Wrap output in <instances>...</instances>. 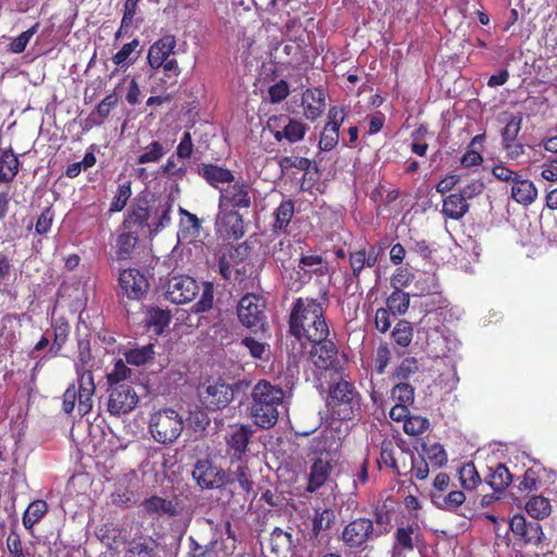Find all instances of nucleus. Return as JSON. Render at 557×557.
Returning a JSON list of instances; mask_svg holds the SVG:
<instances>
[{
	"label": "nucleus",
	"instance_id": "nucleus-7",
	"mask_svg": "<svg viewBox=\"0 0 557 557\" xmlns=\"http://www.w3.org/2000/svg\"><path fill=\"white\" fill-rule=\"evenodd\" d=\"M267 301L257 294L244 295L237 305V317L240 323L253 332L264 331L267 325Z\"/></svg>",
	"mask_w": 557,
	"mask_h": 557
},
{
	"label": "nucleus",
	"instance_id": "nucleus-9",
	"mask_svg": "<svg viewBox=\"0 0 557 557\" xmlns=\"http://www.w3.org/2000/svg\"><path fill=\"white\" fill-rule=\"evenodd\" d=\"M151 206L146 196L136 197L121 224V230H132L143 236H152Z\"/></svg>",
	"mask_w": 557,
	"mask_h": 557
},
{
	"label": "nucleus",
	"instance_id": "nucleus-50",
	"mask_svg": "<svg viewBox=\"0 0 557 557\" xmlns=\"http://www.w3.org/2000/svg\"><path fill=\"white\" fill-rule=\"evenodd\" d=\"M173 203L170 200L160 201L158 208L156 209L157 219H152V231L153 235L159 232L160 228L166 226L171 221V211Z\"/></svg>",
	"mask_w": 557,
	"mask_h": 557
},
{
	"label": "nucleus",
	"instance_id": "nucleus-19",
	"mask_svg": "<svg viewBox=\"0 0 557 557\" xmlns=\"http://www.w3.org/2000/svg\"><path fill=\"white\" fill-rule=\"evenodd\" d=\"M77 398H78V414L84 417L88 414L94 407V395L96 392V384L94 374L90 370L77 369Z\"/></svg>",
	"mask_w": 557,
	"mask_h": 557
},
{
	"label": "nucleus",
	"instance_id": "nucleus-30",
	"mask_svg": "<svg viewBox=\"0 0 557 557\" xmlns=\"http://www.w3.org/2000/svg\"><path fill=\"white\" fill-rule=\"evenodd\" d=\"M143 235L132 230H121L116 238V256L120 260L131 258Z\"/></svg>",
	"mask_w": 557,
	"mask_h": 557
},
{
	"label": "nucleus",
	"instance_id": "nucleus-33",
	"mask_svg": "<svg viewBox=\"0 0 557 557\" xmlns=\"http://www.w3.org/2000/svg\"><path fill=\"white\" fill-rule=\"evenodd\" d=\"M293 535L289 531L278 527L274 528L270 534V548L276 556L285 555L292 549Z\"/></svg>",
	"mask_w": 557,
	"mask_h": 557
},
{
	"label": "nucleus",
	"instance_id": "nucleus-36",
	"mask_svg": "<svg viewBox=\"0 0 557 557\" xmlns=\"http://www.w3.org/2000/svg\"><path fill=\"white\" fill-rule=\"evenodd\" d=\"M48 511V504L42 499H36L32 502L26 508L23 515V525L27 530H32L33 527L38 523Z\"/></svg>",
	"mask_w": 557,
	"mask_h": 557
},
{
	"label": "nucleus",
	"instance_id": "nucleus-37",
	"mask_svg": "<svg viewBox=\"0 0 557 557\" xmlns=\"http://www.w3.org/2000/svg\"><path fill=\"white\" fill-rule=\"evenodd\" d=\"M335 512L330 508L315 510L312 519L311 537L318 539L322 531H327L335 523Z\"/></svg>",
	"mask_w": 557,
	"mask_h": 557
},
{
	"label": "nucleus",
	"instance_id": "nucleus-11",
	"mask_svg": "<svg viewBox=\"0 0 557 557\" xmlns=\"http://www.w3.org/2000/svg\"><path fill=\"white\" fill-rule=\"evenodd\" d=\"M267 124L269 131L278 143L283 140L289 144L298 143L304 139L309 129L305 123L285 114L271 116Z\"/></svg>",
	"mask_w": 557,
	"mask_h": 557
},
{
	"label": "nucleus",
	"instance_id": "nucleus-42",
	"mask_svg": "<svg viewBox=\"0 0 557 557\" xmlns=\"http://www.w3.org/2000/svg\"><path fill=\"white\" fill-rule=\"evenodd\" d=\"M421 451V455L426 458L435 468H442L447 462V454L444 447L438 443L431 445L422 443Z\"/></svg>",
	"mask_w": 557,
	"mask_h": 557
},
{
	"label": "nucleus",
	"instance_id": "nucleus-58",
	"mask_svg": "<svg viewBox=\"0 0 557 557\" xmlns=\"http://www.w3.org/2000/svg\"><path fill=\"white\" fill-rule=\"evenodd\" d=\"M131 196H132L131 183L125 182L123 184H120L117 187L116 194L114 195V197L111 201L110 211L111 212L122 211L126 207V203H127L128 199L131 198Z\"/></svg>",
	"mask_w": 557,
	"mask_h": 557
},
{
	"label": "nucleus",
	"instance_id": "nucleus-43",
	"mask_svg": "<svg viewBox=\"0 0 557 557\" xmlns=\"http://www.w3.org/2000/svg\"><path fill=\"white\" fill-rule=\"evenodd\" d=\"M231 474L232 479L226 480V483L237 482L245 494L253 492V481L247 463H239Z\"/></svg>",
	"mask_w": 557,
	"mask_h": 557
},
{
	"label": "nucleus",
	"instance_id": "nucleus-16",
	"mask_svg": "<svg viewBox=\"0 0 557 557\" xmlns=\"http://www.w3.org/2000/svg\"><path fill=\"white\" fill-rule=\"evenodd\" d=\"M308 343L312 345L309 352L310 359L318 369L329 370L336 364L338 349L329 336L322 335V338Z\"/></svg>",
	"mask_w": 557,
	"mask_h": 557
},
{
	"label": "nucleus",
	"instance_id": "nucleus-21",
	"mask_svg": "<svg viewBox=\"0 0 557 557\" xmlns=\"http://www.w3.org/2000/svg\"><path fill=\"white\" fill-rule=\"evenodd\" d=\"M510 530L525 544L539 545L544 536L540 522L537 520L527 521L522 515H515L511 518Z\"/></svg>",
	"mask_w": 557,
	"mask_h": 557
},
{
	"label": "nucleus",
	"instance_id": "nucleus-27",
	"mask_svg": "<svg viewBox=\"0 0 557 557\" xmlns=\"http://www.w3.org/2000/svg\"><path fill=\"white\" fill-rule=\"evenodd\" d=\"M218 223L224 228L228 237L239 239L244 236V219L240 211L221 210Z\"/></svg>",
	"mask_w": 557,
	"mask_h": 557
},
{
	"label": "nucleus",
	"instance_id": "nucleus-1",
	"mask_svg": "<svg viewBox=\"0 0 557 557\" xmlns=\"http://www.w3.org/2000/svg\"><path fill=\"white\" fill-rule=\"evenodd\" d=\"M324 304L310 297H298L292 305L288 318L289 333L304 345L330 335Z\"/></svg>",
	"mask_w": 557,
	"mask_h": 557
},
{
	"label": "nucleus",
	"instance_id": "nucleus-55",
	"mask_svg": "<svg viewBox=\"0 0 557 557\" xmlns=\"http://www.w3.org/2000/svg\"><path fill=\"white\" fill-rule=\"evenodd\" d=\"M171 322V314L166 310L160 308H152L149 310L147 324L153 326L158 334L162 333L163 329Z\"/></svg>",
	"mask_w": 557,
	"mask_h": 557
},
{
	"label": "nucleus",
	"instance_id": "nucleus-41",
	"mask_svg": "<svg viewBox=\"0 0 557 557\" xmlns=\"http://www.w3.org/2000/svg\"><path fill=\"white\" fill-rule=\"evenodd\" d=\"M165 154L163 145L158 140H152L144 147L136 158L137 164L157 163Z\"/></svg>",
	"mask_w": 557,
	"mask_h": 557
},
{
	"label": "nucleus",
	"instance_id": "nucleus-64",
	"mask_svg": "<svg viewBox=\"0 0 557 557\" xmlns=\"http://www.w3.org/2000/svg\"><path fill=\"white\" fill-rule=\"evenodd\" d=\"M7 552L9 557H27L23 542L17 532L11 531L7 537Z\"/></svg>",
	"mask_w": 557,
	"mask_h": 557
},
{
	"label": "nucleus",
	"instance_id": "nucleus-60",
	"mask_svg": "<svg viewBox=\"0 0 557 557\" xmlns=\"http://www.w3.org/2000/svg\"><path fill=\"white\" fill-rule=\"evenodd\" d=\"M110 498L113 505L122 508H129L136 503V495L128 487H117Z\"/></svg>",
	"mask_w": 557,
	"mask_h": 557
},
{
	"label": "nucleus",
	"instance_id": "nucleus-59",
	"mask_svg": "<svg viewBox=\"0 0 557 557\" xmlns=\"http://www.w3.org/2000/svg\"><path fill=\"white\" fill-rule=\"evenodd\" d=\"M131 375V370L122 359L116 360L113 370L107 374L109 388L125 383L124 381Z\"/></svg>",
	"mask_w": 557,
	"mask_h": 557
},
{
	"label": "nucleus",
	"instance_id": "nucleus-29",
	"mask_svg": "<svg viewBox=\"0 0 557 557\" xmlns=\"http://www.w3.org/2000/svg\"><path fill=\"white\" fill-rule=\"evenodd\" d=\"M331 471L332 466L329 460L315 458L310 468L307 491L312 493L322 487L330 478Z\"/></svg>",
	"mask_w": 557,
	"mask_h": 557
},
{
	"label": "nucleus",
	"instance_id": "nucleus-24",
	"mask_svg": "<svg viewBox=\"0 0 557 557\" xmlns=\"http://www.w3.org/2000/svg\"><path fill=\"white\" fill-rule=\"evenodd\" d=\"M510 196L517 203L528 207L536 200L537 188L531 180L519 175L511 184Z\"/></svg>",
	"mask_w": 557,
	"mask_h": 557
},
{
	"label": "nucleus",
	"instance_id": "nucleus-31",
	"mask_svg": "<svg viewBox=\"0 0 557 557\" xmlns=\"http://www.w3.org/2000/svg\"><path fill=\"white\" fill-rule=\"evenodd\" d=\"M20 161L12 148L0 152V182L11 183L18 172Z\"/></svg>",
	"mask_w": 557,
	"mask_h": 557
},
{
	"label": "nucleus",
	"instance_id": "nucleus-34",
	"mask_svg": "<svg viewBox=\"0 0 557 557\" xmlns=\"http://www.w3.org/2000/svg\"><path fill=\"white\" fill-rule=\"evenodd\" d=\"M545 468H529L523 473L518 484V490L524 493L539 491L542 478L546 474Z\"/></svg>",
	"mask_w": 557,
	"mask_h": 557
},
{
	"label": "nucleus",
	"instance_id": "nucleus-4",
	"mask_svg": "<svg viewBox=\"0 0 557 557\" xmlns=\"http://www.w3.org/2000/svg\"><path fill=\"white\" fill-rule=\"evenodd\" d=\"M375 537L373 521L369 518L359 517L349 521L339 535L344 552L349 554L371 552L369 542Z\"/></svg>",
	"mask_w": 557,
	"mask_h": 557
},
{
	"label": "nucleus",
	"instance_id": "nucleus-6",
	"mask_svg": "<svg viewBox=\"0 0 557 557\" xmlns=\"http://www.w3.org/2000/svg\"><path fill=\"white\" fill-rule=\"evenodd\" d=\"M429 496L436 508L449 512H456L466 500L463 491L451 488L450 478L445 472L434 478Z\"/></svg>",
	"mask_w": 557,
	"mask_h": 557
},
{
	"label": "nucleus",
	"instance_id": "nucleus-25",
	"mask_svg": "<svg viewBox=\"0 0 557 557\" xmlns=\"http://www.w3.org/2000/svg\"><path fill=\"white\" fill-rule=\"evenodd\" d=\"M322 264L323 258L320 255L302 256L299 259V270L294 271V273L290 274V278H294V275L296 278L294 282L288 283L289 289L299 290L302 287L304 281L301 278L300 271H305V273L313 272L320 275L323 274L324 271L322 269Z\"/></svg>",
	"mask_w": 557,
	"mask_h": 557
},
{
	"label": "nucleus",
	"instance_id": "nucleus-5",
	"mask_svg": "<svg viewBox=\"0 0 557 557\" xmlns=\"http://www.w3.org/2000/svg\"><path fill=\"white\" fill-rule=\"evenodd\" d=\"M184 428L182 417L174 409L154 412L149 421L152 437L161 444H172L181 435Z\"/></svg>",
	"mask_w": 557,
	"mask_h": 557
},
{
	"label": "nucleus",
	"instance_id": "nucleus-13",
	"mask_svg": "<svg viewBox=\"0 0 557 557\" xmlns=\"http://www.w3.org/2000/svg\"><path fill=\"white\" fill-rule=\"evenodd\" d=\"M108 411L111 416H122L131 412L137 406L139 397L135 388L128 384L123 383L108 388Z\"/></svg>",
	"mask_w": 557,
	"mask_h": 557
},
{
	"label": "nucleus",
	"instance_id": "nucleus-17",
	"mask_svg": "<svg viewBox=\"0 0 557 557\" xmlns=\"http://www.w3.org/2000/svg\"><path fill=\"white\" fill-rule=\"evenodd\" d=\"M119 286L127 298L138 300L148 292L149 282L139 270L129 268L120 273Z\"/></svg>",
	"mask_w": 557,
	"mask_h": 557
},
{
	"label": "nucleus",
	"instance_id": "nucleus-35",
	"mask_svg": "<svg viewBox=\"0 0 557 557\" xmlns=\"http://www.w3.org/2000/svg\"><path fill=\"white\" fill-rule=\"evenodd\" d=\"M295 213V202L292 199L283 200L276 208L273 230L275 232H285Z\"/></svg>",
	"mask_w": 557,
	"mask_h": 557
},
{
	"label": "nucleus",
	"instance_id": "nucleus-62",
	"mask_svg": "<svg viewBox=\"0 0 557 557\" xmlns=\"http://www.w3.org/2000/svg\"><path fill=\"white\" fill-rule=\"evenodd\" d=\"M213 306V284L206 282L203 284L202 293L200 298L193 306V311L196 313H202L209 311Z\"/></svg>",
	"mask_w": 557,
	"mask_h": 557
},
{
	"label": "nucleus",
	"instance_id": "nucleus-39",
	"mask_svg": "<svg viewBox=\"0 0 557 557\" xmlns=\"http://www.w3.org/2000/svg\"><path fill=\"white\" fill-rule=\"evenodd\" d=\"M154 356V345L148 344L141 347L131 348L124 352L125 360L132 366H143L152 360Z\"/></svg>",
	"mask_w": 557,
	"mask_h": 557
},
{
	"label": "nucleus",
	"instance_id": "nucleus-46",
	"mask_svg": "<svg viewBox=\"0 0 557 557\" xmlns=\"http://www.w3.org/2000/svg\"><path fill=\"white\" fill-rule=\"evenodd\" d=\"M159 70L163 75L160 81L166 87H173L177 84L178 77L182 74V69L175 58L168 59L163 64H161Z\"/></svg>",
	"mask_w": 557,
	"mask_h": 557
},
{
	"label": "nucleus",
	"instance_id": "nucleus-22",
	"mask_svg": "<svg viewBox=\"0 0 557 557\" xmlns=\"http://www.w3.org/2000/svg\"><path fill=\"white\" fill-rule=\"evenodd\" d=\"M325 100L323 89L318 87L306 89L301 97L304 116L311 122L318 120L325 110Z\"/></svg>",
	"mask_w": 557,
	"mask_h": 557
},
{
	"label": "nucleus",
	"instance_id": "nucleus-48",
	"mask_svg": "<svg viewBox=\"0 0 557 557\" xmlns=\"http://www.w3.org/2000/svg\"><path fill=\"white\" fill-rule=\"evenodd\" d=\"M458 474L459 481L462 487L466 490H474L481 482L480 474L473 462H468L463 465L459 469Z\"/></svg>",
	"mask_w": 557,
	"mask_h": 557
},
{
	"label": "nucleus",
	"instance_id": "nucleus-18",
	"mask_svg": "<svg viewBox=\"0 0 557 557\" xmlns=\"http://www.w3.org/2000/svg\"><path fill=\"white\" fill-rule=\"evenodd\" d=\"M146 513L158 517H175L183 512V502L177 496L160 497L153 495L141 504Z\"/></svg>",
	"mask_w": 557,
	"mask_h": 557
},
{
	"label": "nucleus",
	"instance_id": "nucleus-2",
	"mask_svg": "<svg viewBox=\"0 0 557 557\" xmlns=\"http://www.w3.org/2000/svg\"><path fill=\"white\" fill-rule=\"evenodd\" d=\"M285 393L282 387L260 380L251 391L250 416L261 429H270L277 422Z\"/></svg>",
	"mask_w": 557,
	"mask_h": 557
},
{
	"label": "nucleus",
	"instance_id": "nucleus-23",
	"mask_svg": "<svg viewBox=\"0 0 557 557\" xmlns=\"http://www.w3.org/2000/svg\"><path fill=\"white\" fill-rule=\"evenodd\" d=\"M158 547L152 536L140 534L127 543L124 557H158Z\"/></svg>",
	"mask_w": 557,
	"mask_h": 557
},
{
	"label": "nucleus",
	"instance_id": "nucleus-44",
	"mask_svg": "<svg viewBox=\"0 0 557 557\" xmlns=\"http://www.w3.org/2000/svg\"><path fill=\"white\" fill-rule=\"evenodd\" d=\"M527 512L535 520L544 519L552 511L550 503L543 496H533L525 505Z\"/></svg>",
	"mask_w": 557,
	"mask_h": 557
},
{
	"label": "nucleus",
	"instance_id": "nucleus-53",
	"mask_svg": "<svg viewBox=\"0 0 557 557\" xmlns=\"http://www.w3.org/2000/svg\"><path fill=\"white\" fill-rule=\"evenodd\" d=\"M392 398L404 405H412L414 400V388L407 382H399L392 388Z\"/></svg>",
	"mask_w": 557,
	"mask_h": 557
},
{
	"label": "nucleus",
	"instance_id": "nucleus-61",
	"mask_svg": "<svg viewBox=\"0 0 557 557\" xmlns=\"http://www.w3.org/2000/svg\"><path fill=\"white\" fill-rule=\"evenodd\" d=\"M349 265L351 269L352 281L360 283L361 272L366 265V249H359L349 252Z\"/></svg>",
	"mask_w": 557,
	"mask_h": 557
},
{
	"label": "nucleus",
	"instance_id": "nucleus-28",
	"mask_svg": "<svg viewBox=\"0 0 557 557\" xmlns=\"http://www.w3.org/2000/svg\"><path fill=\"white\" fill-rule=\"evenodd\" d=\"M469 203L458 193L444 197L441 213L445 219L461 220L469 211Z\"/></svg>",
	"mask_w": 557,
	"mask_h": 557
},
{
	"label": "nucleus",
	"instance_id": "nucleus-57",
	"mask_svg": "<svg viewBox=\"0 0 557 557\" xmlns=\"http://www.w3.org/2000/svg\"><path fill=\"white\" fill-rule=\"evenodd\" d=\"M160 173L165 175L173 182L182 181L187 175V168L185 165L177 166L174 156L168 158L166 162L160 168Z\"/></svg>",
	"mask_w": 557,
	"mask_h": 557
},
{
	"label": "nucleus",
	"instance_id": "nucleus-47",
	"mask_svg": "<svg viewBox=\"0 0 557 557\" xmlns=\"http://www.w3.org/2000/svg\"><path fill=\"white\" fill-rule=\"evenodd\" d=\"M138 46V39H133L132 41L123 45V47L112 57L113 63L121 67H128L132 65L137 59V57L133 58L132 55Z\"/></svg>",
	"mask_w": 557,
	"mask_h": 557
},
{
	"label": "nucleus",
	"instance_id": "nucleus-40",
	"mask_svg": "<svg viewBox=\"0 0 557 557\" xmlns=\"http://www.w3.org/2000/svg\"><path fill=\"white\" fill-rule=\"evenodd\" d=\"M410 305L408 293L396 287L386 299V306L392 314H405Z\"/></svg>",
	"mask_w": 557,
	"mask_h": 557
},
{
	"label": "nucleus",
	"instance_id": "nucleus-26",
	"mask_svg": "<svg viewBox=\"0 0 557 557\" xmlns=\"http://www.w3.org/2000/svg\"><path fill=\"white\" fill-rule=\"evenodd\" d=\"M198 173L210 186L214 188H218L219 184L230 185L235 180L231 170L212 163H203L199 168Z\"/></svg>",
	"mask_w": 557,
	"mask_h": 557
},
{
	"label": "nucleus",
	"instance_id": "nucleus-49",
	"mask_svg": "<svg viewBox=\"0 0 557 557\" xmlns=\"http://www.w3.org/2000/svg\"><path fill=\"white\" fill-rule=\"evenodd\" d=\"M413 336V329L410 322L406 320H400L396 323L392 337L394 342L401 347H407L410 345Z\"/></svg>",
	"mask_w": 557,
	"mask_h": 557
},
{
	"label": "nucleus",
	"instance_id": "nucleus-8",
	"mask_svg": "<svg viewBox=\"0 0 557 557\" xmlns=\"http://www.w3.org/2000/svg\"><path fill=\"white\" fill-rule=\"evenodd\" d=\"M253 201V189L248 182L235 181L220 189L219 209L248 212Z\"/></svg>",
	"mask_w": 557,
	"mask_h": 557
},
{
	"label": "nucleus",
	"instance_id": "nucleus-12",
	"mask_svg": "<svg viewBox=\"0 0 557 557\" xmlns=\"http://www.w3.org/2000/svg\"><path fill=\"white\" fill-rule=\"evenodd\" d=\"M234 397V388L223 380H208L199 388L202 405L211 411L225 408Z\"/></svg>",
	"mask_w": 557,
	"mask_h": 557
},
{
	"label": "nucleus",
	"instance_id": "nucleus-3",
	"mask_svg": "<svg viewBox=\"0 0 557 557\" xmlns=\"http://www.w3.org/2000/svg\"><path fill=\"white\" fill-rule=\"evenodd\" d=\"M329 406L343 421H350L361 416L362 396L351 381L341 377L330 384Z\"/></svg>",
	"mask_w": 557,
	"mask_h": 557
},
{
	"label": "nucleus",
	"instance_id": "nucleus-56",
	"mask_svg": "<svg viewBox=\"0 0 557 557\" xmlns=\"http://www.w3.org/2000/svg\"><path fill=\"white\" fill-rule=\"evenodd\" d=\"M180 214L182 216V232L198 236L201 227L198 216L182 207H180Z\"/></svg>",
	"mask_w": 557,
	"mask_h": 557
},
{
	"label": "nucleus",
	"instance_id": "nucleus-51",
	"mask_svg": "<svg viewBox=\"0 0 557 557\" xmlns=\"http://www.w3.org/2000/svg\"><path fill=\"white\" fill-rule=\"evenodd\" d=\"M522 126V115L521 113L511 114L510 119L507 121L505 127L502 129V144L511 143L516 140Z\"/></svg>",
	"mask_w": 557,
	"mask_h": 557
},
{
	"label": "nucleus",
	"instance_id": "nucleus-45",
	"mask_svg": "<svg viewBox=\"0 0 557 557\" xmlns=\"http://www.w3.org/2000/svg\"><path fill=\"white\" fill-rule=\"evenodd\" d=\"M52 326L54 332V338L52 345L50 346V350L53 351L54 356H57L61 351L63 345L65 344L71 327L69 322L64 318L57 319Z\"/></svg>",
	"mask_w": 557,
	"mask_h": 557
},
{
	"label": "nucleus",
	"instance_id": "nucleus-14",
	"mask_svg": "<svg viewBox=\"0 0 557 557\" xmlns=\"http://www.w3.org/2000/svg\"><path fill=\"white\" fill-rule=\"evenodd\" d=\"M193 478L201 488H219L226 483V472L212 460L199 459L193 469Z\"/></svg>",
	"mask_w": 557,
	"mask_h": 557
},
{
	"label": "nucleus",
	"instance_id": "nucleus-20",
	"mask_svg": "<svg viewBox=\"0 0 557 557\" xmlns=\"http://www.w3.org/2000/svg\"><path fill=\"white\" fill-rule=\"evenodd\" d=\"M176 38L168 34L156 40L148 49L147 62L151 70L158 71L168 59L174 54Z\"/></svg>",
	"mask_w": 557,
	"mask_h": 557
},
{
	"label": "nucleus",
	"instance_id": "nucleus-15",
	"mask_svg": "<svg viewBox=\"0 0 557 557\" xmlns=\"http://www.w3.org/2000/svg\"><path fill=\"white\" fill-rule=\"evenodd\" d=\"M253 430L250 425L240 424L225 435L226 455L230 457L231 465L243 460L248 450Z\"/></svg>",
	"mask_w": 557,
	"mask_h": 557
},
{
	"label": "nucleus",
	"instance_id": "nucleus-32",
	"mask_svg": "<svg viewBox=\"0 0 557 557\" xmlns=\"http://www.w3.org/2000/svg\"><path fill=\"white\" fill-rule=\"evenodd\" d=\"M418 529L419 527L417 523L398 527L394 533V545L392 553L399 552L401 555L403 552L413 550L414 544L412 535Z\"/></svg>",
	"mask_w": 557,
	"mask_h": 557
},
{
	"label": "nucleus",
	"instance_id": "nucleus-10",
	"mask_svg": "<svg viewBox=\"0 0 557 557\" xmlns=\"http://www.w3.org/2000/svg\"><path fill=\"white\" fill-rule=\"evenodd\" d=\"M199 292L200 287L198 282L186 274L173 275L163 285L165 299L175 305L191 302Z\"/></svg>",
	"mask_w": 557,
	"mask_h": 557
},
{
	"label": "nucleus",
	"instance_id": "nucleus-38",
	"mask_svg": "<svg viewBox=\"0 0 557 557\" xmlns=\"http://www.w3.org/2000/svg\"><path fill=\"white\" fill-rule=\"evenodd\" d=\"M511 482L512 475L503 463H498L492 469V472L487 476V483L495 492L504 491Z\"/></svg>",
	"mask_w": 557,
	"mask_h": 557
},
{
	"label": "nucleus",
	"instance_id": "nucleus-63",
	"mask_svg": "<svg viewBox=\"0 0 557 557\" xmlns=\"http://www.w3.org/2000/svg\"><path fill=\"white\" fill-rule=\"evenodd\" d=\"M379 462L391 468L394 471V473H396L399 476L406 474V472H403L397 465V460L394 456V448L391 442H384L382 444Z\"/></svg>",
	"mask_w": 557,
	"mask_h": 557
},
{
	"label": "nucleus",
	"instance_id": "nucleus-54",
	"mask_svg": "<svg viewBox=\"0 0 557 557\" xmlns=\"http://www.w3.org/2000/svg\"><path fill=\"white\" fill-rule=\"evenodd\" d=\"M419 370L418 361L414 357H406L396 367L393 376L399 382L407 381L412 374L417 373Z\"/></svg>",
	"mask_w": 557,
	"mask_h": 557
},
{
	"label": "nucleus",
	"instance_id": "nucleus-52",
	"mask_svg": "<svg viewBox=\"0 0 557 557\" xmlns=\"http://www.w3.org/2000/svg\"><path fill=\"white\" fill-rule=\"evenodd\" d=\"M430 428V421L421 416H409L404 423V432L407 435L418 436Z\"/></svg>",
	"mask_w": 557,
	"mask_h": 557
}]
</instances>
